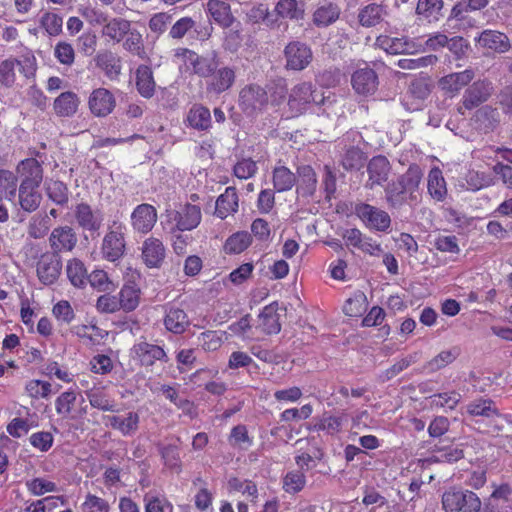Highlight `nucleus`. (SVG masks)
Returning a JSON list of instances; mask_svg holds the SVG:
<instances>
[{
    "instance_id": "obj_56",
    "label": "nucleus",
    "mask_w": 512,
    "mask_h": 512,
    "mask_svg": "<svg viewBox=\"0 0 512 512\" xmlns=\"http://www.w3.org/2000/svg\"><path fill=\"white\" fill-rule=\"evenodd\" d=\"M190 66L193 68L195 74L200 77H210L218 67V61L214 57H204L195 55Z\"/></svg>"
},
{
    "instance_id": "obj_2",
    "label": "nucleus",
    "mask_w": 512,
    "mask_h": 512,
    "mask_svg": "<svg viewBox=\"0 0 512 512\" xmlns=\"http://www.w3.org/2000/svg\"><path fill=\"white\" fill-rule=\"evenodd\" d=\"M441 502L445 512H479L482 506L475 492L457 486L447 489Z\"/></svg>"
},
{
    "instance_id": "obj_18",
    "label": "nucleus",
    "mask_w": 512,
    "mask_h": 512,
    "mask_svg": "<svg viewBox=\"0 0 512 512\" xmlns=\"http://www.w3.org/2000/svg\"><path fill=\"white\" fill-rule=\"evenodd\" d=\"M77 225L87 231H97L103 222V216L99 210H94L87 203H78L73 210Z\"/></svg>"
},
{
    "instance_id": "obj_52",
    "label": "nucleus",
    "mask_w": 512,
    "mask_h": 512,
    "mask_svg": "<svg viewBox=\"0 0 512 512\" xmlns=\"http://www.w3.org/2000/svg\"><path fill=\"white\" fill-rule=\"evenodd\" d=\"M367 297L362 291H356L343 306V312L350 317H359L367 309Z\"/></svg>"
},
{
    "instance_id": "obj_11",
    "label": "nucleus",
    "mask_w": 512,
    "mask_h": 512,
    "mask_svg": "<svg viewBox=\"0 0 512 512\" xmlns=\"http://www.w3.org/2000/svg\"><path fill=\"white\" fill-rule=\"evenodd\" d=\"M51 253L60 256L61 253L72 252L77 245L78 236L75 230L68 226L55 227L48 238Z\"/></svg>"
},
{
    "instance_id": "obj_1",
    "label": "nucleus",
    "mask_w": 512,
    "mask_h": 512,
    "mask_svg": "<svg viewBox=\"0 0 512 512\" xmlns=\"http://www.w3.org/2000/svg\"><path fill=\"white\" fill-rule=\"evenodd\" d=\"M16 68L26 78L35 75L37 61L31 52L21 55L20 58L9 57L0 62V85L11 88L16 83Z\"/></svg>"
},
{
    "instance_id": "obj_30",
    "label": "nucleus",
    "mask_w": 512,
    "mask_h": 512,
    "mask_svg": "<svg viewBox=\"0 0 512 512\" xmlns=\"http://www.w3.org/2000/svg\"><path fill=\"white\" fill-rule=\"evenodd\" d=\"M274 11L283 19L302 20L305 14V2L303 0H278Z\"/></svg>"
},
{
    "instance_id": "obj_9",
    "label": "nucleus",
    "mask_w": 512,
    "mask_h": 512,
    "mask_svg": "<svg viewBox=\"0 0 512 512\" xmlns=\"http://www.w3.org/2000/svg\"><path fill=\"white\" fill-rule=\"evenodd\" d=\"M131 354L143 367H151L157 361L167 362L168 357L162 346L147 342L145 338L139 339L132 347Z\"/></svg>"
},
{
    "instance_id": "obj_42",
    "label": "nucleus",
    "mask_w": 512,
    "mask_h": 512,
    "mask_svg": "<svg viewBox=\"0 0 512 512\" xmlns=\"http://www.w3.org/2000/svg\"><path fill=\"white\" fill-rule=\"evenodd\" d=\"M466 411L473 417L493 418L500 416V412L491 399L478 398L466 406Z\"/></svg>"
},
{
    "instance_id": "obj_22",
    "label": "nucleus",
    "mask_w": 512,
    "mask_h": 512,
    "mask_svg": "<svg viewBox=\"0 0 512 512\" xmlns=\"http://www.w3.org/2000/svg\"><path fill=\"white\" fill-rule=\"evenodd\" d=\"M88 104L92 114L97 117H104L113 111L116 101L109 90L97 88L90 94Z\"/></svg>"
},
{
    "instance_id": "obj_36",
    "label": "nucleus",
    "mask_w": 512,
    "mask_h": 512,
    "mask_svg": "<svg viewBox=\"0 0 512 512\" xmlns=\"http://www.w3.org/2000/svg\"><path fill=\"white\" fill-rule=\"evenodd\" d=\"M79 97L71 91L61 93L54 100V111L60 117H71L73 116L79 106Z\"/></svg>"
},
{
    "instance_id": "obj_35",
    "label": "nucleus",
    "mask_w": 512,
    "mask_h": 512,
    "mask_svg": "<svg viewBox=\"0 0 512 512\" xmlns=\"http://www.w3.org/2000/svg\"><path fill=\"white\" fill-rule=\"evenodd\" d=\"M238 209V195L234 187H227L225 192L216 200L215 214L225 219Z\"/></svg>"
},
{
    "instance_id": "obj_34",
    "label": "nucleus",
    "mask_w": 512,
    "mask_h": 512,
    "mask_svg": "<svg viewBox=\"0 0 512 512\" xmlns=\"http://www.w3.org/2000/svg\"><path fill=\"white\" fill-rule=\"evenodd\" d=\"M339 16V6L335 3L324 1L314 11L312 21L317 27H327L334 23Z\"/></svg>"
},
{
    "instance_id": "obj_8",
    "label": "nucleus",
    "mask_w": 512,
    "mask_h": 512,
    "mask_svg": "<svg viewBox=\"0 0 512 512\" xmlns=\"http://www.w3.org/2000/svg\"><path fill=\"white\" fill-rule=\"evenodd\" d=\"M355 212L367 228L379 232H386L391 226L390 215L373 205L360 203L356 205Z\"/></svg>"
},
{
    "instance_id": "obj_54",
    "label": "nucleus",
    "mask_w": 512,
    "mask_h": 512,
    "mask_svg": "<svg viewBox=\"0 0 512 512\" xmlns=\"http://www.w3.org/2000/svg\"><path fill=\"white\" fill-rule=\"evenodd\" d=\"M118 300L125 311H133L139 305L140 289L134 284H126L122 287Z\"/></svg>"
},
{
    "instance_id": "obj_21",
    "label": "nucleus",
    "mask_w": 512,
    "mask_h": 512,
    "mask_svg": "<svg viewBox=\"0 0 512 512\" xmlns=\"http://www.w3.org/2000/svg\"><path fill=\"white\" fill-rule=\"evenodd\" d=\"M475 77L472 69H466L457 73H450L441 77L438 81L439 88L451 97L457 95Z\"/></svg>"
},
{
    "instance_id": "obj_15",
    "label": "nucleus",
    "mask_w": 512,
    "mask_h": 512,
    "mask_svg": "<svg viewBox=\"0 0 512 512\" xmlns=\"http://www.w3.org/2000/svg\"><path fill=\"white\" fill-rule=\"evenodd\" d=\"M62 261L60 256L53 253L43 254L37 263V276L44 285H51L61 274Z\"/></svg>"
},
{
    "instance_id": "obj_3",
    "label": "nucleus",
    "mask_w": 512,
    "mask_h": 512,
    "mask_svg": "<svg viewBox=\"0 0 512 512\" xmlns=\"http://www.w3.org/2000/svg\"><path fill=\"white\" fill-rule=\"evenodd\" d=\"M125 232L126 226L122 222L113 221L108 226V231L101 245V253L104 259L115 262L123 257L126 251Z\"/></svg>"
},
{
    "instance_id": "obj_37",
    "label": "nucleus",
    "mask_w": 512,
    "mask_h": 512,
    "mask_svg": "<svg viewBox=\"0 0 512 512\" xmlns=\"http://www.w3.org/2000/svg\"><path fill=\"white\" fill-rule=\"evenodd\" d=\"M136 88L144 98H151L155 92V81L152 69L147 65H140L136 69Z\"/></svg>"
},
{
    "instance_id": "obj_43",
    "label": "nucleus",
    "mask_w": 512,
    "mask_h": 512,
    "mask_svg": "<svg viewBox=\"0 0 512 512\" xmlns=\"http://www.w3.org/2000/svg\"><path fill=\"white\" fill-rule=\"evenodd\" d=\"M272 181L274 189L277 192L289 191L296 184V175L286 166L277 165L272 172Z\"/></svg>"
},
{
    "instance_id": "obj_7",
    "label": "nucleus",
    "mask_w": 512,
    "mask_h": 512,
    "mask_svg": "<svg viewBox=\"0 0 512 512\" xmlns=\"http://www.w3.org/2000/svg\"><path fill=\"white\" fill-rule=\"evenodd\" d=\"M239 105L248 115L261 112L268 105L267 91L257 84L247 85L240 91Z\"/></svg>"
},
{
    "instance_id": "obj_4",
    "label": "nucleus",
    "mask_w": 512,
    "mask_h": 512,
    "mask_svg": "<svg viewBox=\"0 0 512 512\" xmlns=\"http://www.w3.org/2000/svg\"><path fill=\"white\" fill-rule=\"evenodd\" d=\"M326 97L316 91L311 82H302L295 85L289 94L288 106L297 116L306 111L310 103L324 104Z\"/></svg>"
},
{
    "instance_id": "obj_19",
    "label": "nucleus",
    "mask_w": 512,
    "mask_h": 512,
    "mask_svg": "<svg viewBox=\"0 0 512 512\" xmlns=\"http://www.w3.org/2000/svg\"><path fill=\"white\" fill-rule=\"evenodd\" d=\"M94 62L109 80H118L122 72V60L116 53L111 50H101L95 55Z\"/></svg>"
},
{
    "instance_id": "obj_25",
    "label": "nucleus",
    "mask_w": 512,
    "mask_h": 512,
    "mask_svg": "<svg viewBox=\"0 0 512 512\" xmlns=\"http://www.w3.org/2000/svg\"><path fill=\"white\" fill-rule=\"evenodd\" d=\"M236 79V69L233 67H217L207 83V91L213 94H221L229 90Z\"/></svg>"
},
{
    "instance_id": "obj_47",
    "label": "nucleus",
    "mask_w": 512,
    "mask_h": 512,
    "mask_svg": "<svg viewBox=\"0 0 512 512\" xmlns=\"http://www.w3.org/2000/svg\"><path fill=\"white\" fill-rule=\"evenodd\" d=\"M346 415L324 414L313 426L314 431H325L329 435H335L341 432Z\"/></svg>"
},
{
    "instance_id": "obj_28",
    "label": "nucleus",
    "mask_w": 512,
    "mask_h": 512,
    "mask_svg": "<svg viewBox=\"0 0 512 512\" xmlns=\"http://www.w3.org/2000/svg\"><path fill=\"white\" fill-rule=\"evenodd\" d=\"M190 325L187 313L178 307L170 306L165 309L164 326L174 334H182Z\"/></svg>"
},
{
    "instance_id": "obj_46",
    "label": "nucleus",
    "mask_w": 512,
    "mask_h": 512,
    "mask_svg": "<svg viewBox=\"0 0 512 512\" xmlns=\"http://www.w3.org/2000/svg\"><path fill=\"white\" fill-rule=\"evenodd\" d=\"M376 45L389 54L410 53L411 45L403 38H393L387 35H380L376 39Z\"/></svg>"
},
{
    "instance_id": "obj_41",
    "label": "nucleus",
    "mask_w": 512,
    "mask_h": 512,
    "mask_svg": "<svg viewBox=\"0 0 512 512\" xmlns=\"http://www.w3.org/2000/svg\"><path fill=\"white\" fill-rule=\"evenodd\" d=\"M66 274L70 283L76 288H84L87 284L88 272L84 262L78 258L67 261Z\"/></svg>"
},
{
    "instance_id": "obj_26",
    "label": "nucleus",
    "mask_w": 512,
    "mask_h": 512,
    "mask_svg": "<svg viewBox=\"0 0 512 512\" xmlns=\"http://www.w3.org/2000/svg\"><path fill=\"white\" fill-rule=\"evenodd\" d=\"M255 328L267 335L280 332L281 324L279 322L276 303L269 304L262 309Z\"/></svg>"
},
{
    "instance_id": "obj_33",
    "label": "nucleus",
    "mask_w": 512,
    "mask_h": 512,
    "mask_svg": "<svg viewBox=\"0 0 512 512\" xmlns=\"http://www.w3.org/2000/svg\"><path fill=\"white\" fill-rule=\"evenodd\" d=\"M423 178V171L417 164H411L407 171L398 177V181L401 182L403 187L409 193V200L417 202L416 192L419 189V185Z\"/></svg>"
},
{
    "instance_id": "obj_48",
    "label": "nucleus",
    "mask_w": 512,
    "mask_h": 512,
    "mask_svg": "<svg viewBox=\"0 0 512 512\" xmlns=\"http://www.w3.org/2000/svg\"><path fill=\"white\" fill-rule=\"evenodd\" d=\"M45 192L47 197L56 205L64 206L69 200V189L66 184L58 180H46Z\"/></svg>"
},
{
    "instance_id": "obj_60",
    "label": "nucleus",
    "mask_w": 512,
    "mask_h": 512,
    "mask_svg": "<svg viewBox=\"0 0 512 512\" xmlns=\"http://www.w3.org/2000/svg\"><path fill=\"white\" fill-rule=\"evenodd\" d=\"M50 226L51 224L48 215H36L31 218L28 224L27 232L28 235L33 239H42L48 234Z\"/></svg>"
},
{
    "instance_id": "obj_23",
    "label": "nucleus",
    "mask_w": 512,
    "mask_h": 512,
    "mask_svg": "<svg viewBox=\"0 0 512 512\" xmlns=\"http://www.w3.org/2000/svg\"><path fill=\"white\" fill-rule=\"evenodd\" d=\"M205 11L222 28H229L235 22L231 6L225 0H208L205 4Z\"/></svg>"
},
{
    "instance_id": "obj_63",
    "label": "nucleus",
    "mask_w": 512,
    "mask_h": 512,
    "mask_svg": "<svg viewBox=\"0 0 512 512\" xmlns=\"http://www.w3.org/2000/svg\"><path fill=\"white\" fill-rule=\"evenodd\" d=\"M160 453L162 456V459L164 460V464L167 468L175 471L180 472L181 471V460H180V454L177 446L174 445H167L160 449Z\"/></svg>"
},
{
    "instance_id": "obj_27",
    "label": "nucleus",
    "mask_w": 512,
    "mask_h": 512,
    "mask_svg": "<svg viewBox=\"0 0 512 512\" xmlns=\"http://www.w3.org/2000/svg\"><path fill=\"white\" fill-rule=\"evenodd\" d=\"M131 22L121 17H109L101 30V35L114 43H120L128 33Z\"/></svg>"
},
{
    "instance_id": "obj_44",
    "label": "nucleus",
    "mask_w": 512,
    "mask_h": 512,
    "mask_svg": "<svg viewBox=\"0 0 512 512\" xmlns=\"http://www.w3.org/2000/svg\"><path fill=\"white\" fill-rule=\"evenodd\" d=\"M385 199L391 209H400L409 199V193L397 180L388 183L385 187Z\"/></svg>"
},
{
    "instance_id": "obj_50",
    "label": "nucleus",
    "mask_w": 512,
    "mask_h": 512,
    "mask_svg": "<svg viewBox=\"0 0 512 512\" xmlns=\"http://www.w3.org/2000/svg\"><path fill=\"white\" fill-rule=\"evenodd\" d=\"M306 482L304 471L292 470L283 477L282 488L286 493L294 495L304 489Z\"/></svg>"
},
{
    "instance_id": "obj_5",
    "label": "nucleus",
    "mask_w": 512,
    "mask_h": 512,
    "mask_svg": "<svg viewBox=\"0 0 512 512\" xmlns=\"http://www.w3.org/2000/svg\"><path fill=\"white\" fill-rule=\"evenodd\" d=\"M362 137L356 131L347 132L338 142L341 147L343 155L341 164L346 170H359L363 167L366 156L365 153L358 146Z\"/></svg>"
},
{
    "instance_id": "obj_10",
    "label": "nucleus",
    "mask_w": 512,
    "mask_h": 512,
    "mask_svg": "<svg viewBox=\"0 0 512 512\" xmlns=\"http://www.w3.org/2000/svg\"><path fill=\"white\" fill-rule=\"evenodd\" d=\"M284 56L286 60L285 67L294 71L304 70L313 59L311 48L300 41L290 42L284 49Z\"/></svg>"
},
{
    "instance_id": "obj_57",
    "label": "nucleus",
    "mask_w": 512,
    "mask_h": 512,
    "mask_svg": "<svg viewBox=\"0 0 512 512\" xmlns=\"http://www.w3.org/2000/svg\"><path fill=\"white\" fill-rule=\"evenodd\" d=\"M87 283L99 292H112L117 287L104 270L92 271L88 275Z\"/></svg>"
},
{
    "instance_id": "obj_12",
    "label": "nucleus",
    "mask_w": 512,
    "mask_h": 512,
    "mask_svg": "<svg viewBox=\"0 0 512 512\" xmlns=\"http://www.w3.org/2000/svg\"><path fill=\"white\" fill-rule=\"evenodd\" d=\"M492 93V86L487 81H475L468 87L463 95L458 111L464 114V110H472L487 101Z\"/></svg>"
},
{
    "instance_id": "obj_53",
    "label": "nucleus",
    "mask_w": 512,
    "mask_h": 512,
    "mask_svg": "<svg viewBox=\"0 0 512 512\" xmlns=\"http://www.w3.org/2000/svg\"><path fill=\"white\" fill-rule=\"evenodd\" d=\"M17 176L8 170H0V199L13 201L17 192Z\"/></svg>"
},
{
    "instance_id": "obj_61",
    "label": "nucleus",
    "mask_w": 512,
    "mask_h": 512,
    "mask_svg": "<svg viewBox=\"0 0 512 512\" xmlns=\"http://www.w3.org/2000/svg\"><path fill=\"white\" fill-rule=\"evenodd\" d=\"M457 356L458 351L456 349L441 351L438 355L432 358L425 367L430 372L438 371L451 364Z\"/></svg>"
},
{
    "instance_id": "obj_39",
    "label": "nucleus",
    "mask_w": 512,
    "mask_h": 512,
    "mask_svg": "<svg viewBox=\"0 0 512 512\" xmlns=\"http://www.w3.org/2000/svg\"><path fill=\"white\" fill-rule=\"evenodd\" d=\"M187 122L196 130H208L211 127L210 110L201 104H194L187 114Z\"/></svg>"
},
{
    "instance_id": "obj_13",
    "label": "nucleus",
    "mask_w": 512,
    "mask_h": 512,
    "mask_svg": "<svg viewBox=\"0 0 512 512\" xmlns=\"http://www.w3.org/2000/svg\"><path fill=\"white\" fill-rule=\"evenodd\" d=\"M158 219L156 208L147 203L139 204L131 213V226L135 232L141 234L149 233L155 226Z\"/></svg>"
},
{
    "instance_id": "obj_51",
    "label": "nucleus",
    "mask_w": 512,
    "mask_h": 512,
    "mask_svg": "<svg viewBox=\"0 0 512 512\" xmlns=\"http://www.w3.org/2000/svg\"><path fill=\"white\" fill-rule=\"evenodd\" d=\"M39 25L48 36L56 37L62 33L63 18L56 13L46 11L39 17Z\"/></svg>"
},
{
    "instance_id": "obj_14",
    "label": "nucleus",
    "mask_w": 512,
    "mask_h": 512,
    "mask_svg": "<svg viewBox=\"0 0 512 512\" xmlns=\"http://www.w3.org/2000/svg\"><path fill=\"white\" fill-rule=\"evenodd\" d=\"M166 248L162 240L150 236L146 238L141 246V259L150 269H159L164 263Z\"/></svg>"
},
{
    "instance_id": "obj_58",
    "label": "nucleus",
    "mask_w": 512,
    "mask_h": 512,
    "mask_svg": "<svg viewBox=\"0 0 512 512\" xmlns=\"http://www.w3.org/2000/svg\"><path fill=\"white\" fill-rule=\"evenodd\" d=\"M251 235L246 231L231 235L225 242L224 249L230 254H239L251 244Z\"/></svg>"
},
{
    "instance_id": "obj_49",
    "label": "nucleus",
    "mask_w": 512,
    "mask_h": 512,
    "mask_svg": "<svg viewBox=\"0 0 512 512\" xmlns=\"http://www.w3.org/2000/svg\"><path fill=\"white\" fill-rule=\"evenodd\" d=\"M122 41V46L124 50L133 55L138 56L141 59L146 58L143 37L138 30L131 28L128 29V33Z\"/></svg>"
},
{
    "instance_id": "obj_24",
    "label": "nucleus",
    "mask_w": 512,
    "mask_h": 512,
    "mask_svg": "<svg viewBox=\"0 0 512 512\" xmlns=\"http://www.w3.org/2000/svg\"><path fill=\"white\" fill-rule=\"evenodd\" d=\"M17 173L21 177L20 185L39 187L43 180V169L35 158L22 160L17 166Z\"/></svg>"
},
{
    "instance_id": "obj_55",
    "label": "nucleus",
    "mask_w": 512,
    "mask_h": 512,
    "mask_svg": "<svg viewBox=\"0 0 512 512\" xmlns=\"http://www.w3.org/2000/svg\"><path fill=\"white\" fill-rule=\"evenodd\" d=\"M442 7V0H418L416 13L428 22L436 21Z\"/></svg>"
},
{
    "instance_id": "obj_62",
    "label": "nucleus",
    "mask_w": 512,
    "mask_h": 512,
    "mask_svg": "<svg viewBox=\"0 0 512 512\" xmlns=\"http://www.w3.org/2000/svg\"><path fill=\"white\" fill-rule=\"evenodd\" d=\"M172 20L173 15L171 13L158 12L151 16L148 22V27L152 33L160 36L167 30V27L172 22Z\"/></svg>"
},
{
    "instance_id": "obj_6",
    "label": "nucleus",
    "mask_w": 512,
    "mask_h": 512,
    "mask_svg": "<svg viewBox=\"0 0 512 512\" xmlns=\"http://www.w3.org/2000/svg\"><path fill=\"white\" fill-rule=\"evenodd\" d=\"M85 399L75 390H68L61 393L55 400V410L64 419L77 420L83 418L87 413V406H83Z\"/></svg>"
},
{
    "instance_id": "obj_45",
    "label": "nucleus",
    "mask_w": 512,
    "mask_h": 512,
    "mask_svg": "<svg viewBox=\"0 0 512 512\" xmlns=\"http://www.w3.org/2000/svg\"><path fill=\"white\" fill-rule=\"evenodd\" d=\"M299 185L297 192L303 196H312L316 191L317 178L314 169L310 165L298 167Z\"/></svg>"
},
{
    "instance_id": "obj_40",
    "label": "nucleus",
    "mask_w": 512,
    "mask_h": 512,
    "mask_svg": "<svg viewBox=\"0 0 512 512\" xmlns=\"http://www.w3.org/2000/svg\"><path fill=\"white\" fill-rule=\"evenodd\" d=\"M427 189L429 195L436 201H444L447 195L446 182L443 177L442 171L438 167H433L427 180Z\"/></svg>"
},
{
    "instance_id": "obj_38",
    "label": "nucleus",
    "mask_w": 512,
    "mask_h": 512,
    "mask_svg": "<svg viewBox=\"0 0 512 512\" xmlns=\"http://www.w3.org/2000/svg\"><path fill=\"white\" fill-rule=\"evenodd\" d=\"M39 187H30L19 185L18 203L20 207L27 213L36 211L42 201V195L38 191Z\"/></svg>"
},
{
    "instance_id": "obj_29",
    "label": "nucleus",
    "mask_w": 512,
    "mask_h": 512,
    "mask_svg": "<svg viewBox=\"0 0 512 512\" xmlns=\"http://www.w3.org/2000/svg\"><path fill=\"white\" fill-rule=\"evenodd\" d=\"M478 43L482 47L498 53H504L510 49L508 37L504 33L495 30H484L478 38Z\"/></svg>"
},
{
    "instance_id": "obj_59",
    "label": "nucleus",
    "mask_w": 512,
    "mask_h": 512,
    "mask_svg": "<svg viewBox=\"0 0 512 512\" xmlns=\"http://www.w3.org/2000/svg\"><path fill=\"white\" fill-rule=\"evenodd\" d=\"M145 512H164L165 508L172 511V504L167 501L165 496L156 491H149L144 495Z\"/></svg>"
},
{
    "instance_id": "obj_16",
    "label": "nucleus",
    "mask_w": 512,
    "mask_h": 512,
    "mask_svg": "<svg viewBox=\"0 0 512 512\" xmlns=\"http://www.w3.org/2000/svg\"><path fill=\"white\" fill-rule=\"evenodd\" d=\"M391 172V164L383 155H377L370 159L367 165L368 180L365 187L373 189L385 183Z\"/></svg>"
},
{
    "instance_id": "obj_31",
    "label": "nucleus",
    "mask_w": 512,
    "mask_h": 512,
    "mask_svg": "<svg viewBox=\"0 0 512 512\" xmlns=\"http://www.w3.org/2000/svg\"><path fill=\"white\" fill-rule=\"evenodd\" d=\"M387 16L384 5L371 3L359 10L358 21L363 27H374L380 24Z\"/></svg>"
},
{
    "instance_id": "obj_17",
    "label": "nucleus",
    "mask_w": 512,
    "mask_h": 512,
    "mask_svg": "<svg viewBox=\"0 0 512 512\" xmlns=\"http://www.w3.org/2000/svg\"><path fill=\"white\" fill-rule=\"evenodd\" d=\"M168 216L175 222V227L172 230L189 231L199 225L201 209L196 205L186 204L180 210L170 212Z\"/></svg>"
},
{
    "instance_id": "obj_64",
    "label": "nucleus",
    "mask_w": 512,
    "mask_h": 512,
    "mask_svg": "<svg viewBox=\"0 0 512 512\" xmlns=\"http://www.w3.org/2000/svg\"><path fill=\"white\" fill-rule=\"evenodd\" d=\"M87 398L90 405L102 411H116V404L113 400L109 399L106 394L101 391H89L87 392Z\"/></svg>"
},
{
    "instance_id": "obj_20",
    "label": "nucleus",
    "mask_w": 512,
    "mask_h": 512,
    "mask_svg": "<svg viewBox=\"0 0 512 512\" xmlns=\"http://www.w3.org/2000/svg\"><path fill=\"white\" fill-rule=\"evenodd\" d=\"M351 84L357 94L363 96L372 95L378 88V76L371 68H361L352 74Z\"/></svg>"
},
{
    "instance_id": "obj_32",
    "label": "nucleus",
    "mask_w": 512,
    "mask_h": 512,
    "mask_svg": "<svg viewBox=\"0 0 512 512\" xmlns=\"http://www.w3.org/2000/svg\"><path fill=\"white\" fill-rule=\"evenodd\" d=\"M108 420L110 426L118 430L123 436H131L139 428L140 417L136 412H129L125 416H109Z\"/></svg>"
}]
</instances>
